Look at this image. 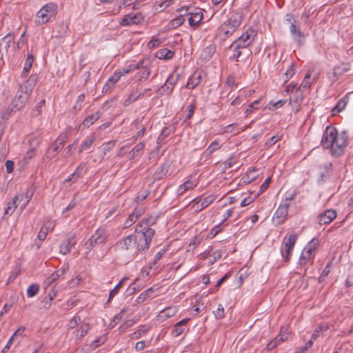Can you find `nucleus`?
Returning <instances> with one entry per match:
<instances>
[{
  "label": "nucleus",
  "mask_w": 353,
  "mask_h": 353,
  "mask_svg": "<svg viewBox=\"0 0 353 353\" xmlns=\"http://www.w3.org/2000/svg\"><path fill=\"white\" fill-rule=\"evenodd\" d=\"M349 136L346 131L340 134L336 128L327 126L324 130L321 145L324 149H330L333 157H339L343 154L348 145Z\"/></svg>",
  "instance_id": "1"
},
{
  "label": "nucleus",
  "mask_w": 353,
  "mask_h": 353,
  "mask_svg": "<svg viewBox=\"0 0 353 353\" xmlns=\"http://www.w3.org/2000/svg\"><path fill=\"white\" fill-rule=\"evenodd\" d=\"M150 219L142 220L137 226L133 236L136 237V250L135 254H137L141 252L148 250L150 242L155 234L154 229L149 226L153 224Z\"/></svg>",
  "instance_id": "2"
},
{
  "label": "nucleus",
  "mask_w": 353,
  "mask_h": 353,
  "mask_svg": "<svg viewBox=\"0 0 353 353\" xmlns=\"http://www.w3.org/2000/svg\"><path fill=\"white\" fill-rule=\"evenodd\" d=\"M37 82V76L36 74H32L23 84L19 86L11 103V106H12L14 110H20L24 107Z\"/></svg>",
  "instance_id": "3"
},
{
  "label": "nucleus",
  "mask_w": 353,
  "mask_h": 353,
  "mask_svg": "<svg viewBox=\"0 0 353 353\" xmlns=\"http://www.w3.org/2000/svg\"><path fill=\"white\" fill-rule=\"evenodd\" d=\"M243 16L239 12H231L227 19L218 28V33L223 40H226L242 23Z\"/></svg>",
  "instance_id": "4"
},
{
  "label": "nucleus",
  "mask_w": 353,
  "mask_h": 353,
  "mask_svg": "<svg viewBox=\"0 0 353 353\" xmlns=\"http://www.w3.org/2000/svg\"><path fill=\"white\" fill-rule=\"evenodd\" d=\"M58 6L57 3L50 2L44 5L37 13L36 22L42 25L48 23L57 14Z\"/></svg>",
  "instance_id": "5"
},
{
  "label": "nucleus",
  "mask_w": 353,
  "mask_h": 353,
  "mask_svg": "<svg viewBox=\"0 0 353 353\" xmlns=\"http://www.w3.org/2000/svg\"><path fill=\"white\" fill-rule=\"evenodd\" d=\"M108 235L105 229L99 228L90 237V239L85 243V248L88 250H90L92 248L97 245L105 243Z\"/></svg>",
  "instance_id": "6"
},
{
  "label": "nucleus",
  "mask_w": 353,
  "mask_h": 353,
  "mask_svg": "<svg viewBox=\"0 0 353 353\" xmlns=\"http://www.w3.org/2000/svg\"><path fill=\"white\" fill-rule=\"evenodd\" d=\"M317 245V242H314V240H312L305 247L299 259V265L301 266H305L307 263L312 260L314 256V252L316 250Z\"/></svg>",
  "instance_id": "7"
},
{
  "label": "nucleus",
  "mask_w": 353,
  "mask_h": 353,
  "mask_svg": "<svg viewBox=\"0 0 353 353\" xmlns=\"http://www.w3.org/2000/svg\"><path fill=\"white\" fill-rule=\"evenodd\" d=\"M136 239L133 234H130L117 243L115 247L123 254L130 252L136 248Z\"/></svg>",
  "instance_id": "8"
},
{
  "label": "nucleus",
  "mask_w": 353,
  "mask_h": 353,
  "mask_svg": "<svg viewBox=\"0 0 353 353\" xmlns=\"http://www.w3.org/2000/svg\"><path fill=\"white\" fill-rule=\"evenodd\" d=\"M214 200L215 196L214 195H208L203 199L195 198L192 201L193 203L192 208L194 209L195 212H200L212 203Z\"/></svg>",
  "instance_id": "9"
},
{
  "label": "nucleus",
  "mask_w": 353,
  "mask_h": 353,
  "mask_svg": "<svg viewBox=\"0 0 353 353\" xmlns=\"http://www.w3.org/2000/svg\"><path fill=\"white\" fill-rule=\"evenodd\" d=\"M289 30L293 40L296 43V44L299 46H302L306 34L301 30L299 24L295 23L292 24V26H290Z\"/></svg>",
  "instance_id": "10"
},
{
  "label": "nucleus",
  "mask_w": 353,
  "mask_h": 353,
  "mask_svg": "<svg viewBox=\"0 0 353 353\" xmlns=\"http://www.w3.org/2000/svg\"><path fill=\"white\" fill-rule=\"evenodd\" d=\"M336 217V212L332 209H328L318 216V221L321 225H327Z\"/></svg>",
  "instance_id": "11"
},
{
  "label": "nucleus",
  "mask_w": 353,
  "mask_h": 353,
  "mask_svg": "<svg viewBox=\"0 0 353 353\" xmlns=\"http://www.w3.org/2000/svg\"><path fill=\"white\" fill-rule=\"evenodd\" d=\"M143 21V18L141 14H128L123 17L120 21L119 24L123 26H127L132 24H140Z\"/></svg>",
  "instance_id": "12"
},
{
  "label": "nucleus",
  "mask_w": 353,
  "mask_h": 353,
  "mask_svg": "<svg viewBox=\"0 0 353 353\" xmlns=\"http://www.w3.org/2000/svg\"><path fill=\"white\" fill-rule=\"evenodd\" d=\"M189 321L190 319H183L180 321L177 322L176 323H175L172 330V336L173 337H178L181 336L183 333L188 332V327L187 323Z\"/></svg>",
  "instance_id": "13"
},
{
  "label": "nucleus",
  "mask_w": 353,
  "mask_h": 353,
  "mask_svg": "<svg viewBox=\"0 0 353 353\" xmlns=\"http://www.w3.org/2000/svg\"><path fill=\"white\" fill-rule=\"evenodd\" d=\"M288 204H281L274 212L273 219L276 221L278 224L284 223L288 214Z\"/></svg>",
  "instance_id": "14"
},
{
  "label": "nucleus",
  "mask_w": 353,
  "mask_h": 353,
  "mask_svg": "<svg viewBox=\"0 0 353 353\" xmlns=\"http://www.w3.org/2000/svg\"><path fill=\"white\" fill-rule=\"evenodd\" d=\"M320 171L319 177L318 179L319 183H323L327 181L332 174V163H325L323 165H319Z\"/></svg>",
  "instance_id": "15"
},
{
  "label": "nucleus",
  "mask_w": 353,
  "mask_h": 353,
  "mask_svg": "<svg viewBox=\"0 0 353 353\" xmlns=\"http://www.w3.org/2000/svg\"><path fill=\"white\" fill-rule=\"evenodd\" d=\"M32 196V193H30L28 191L26 193L17 194L14 197L17 200L18 206L20 205V209L22 211L26 208V205L30 202Z\"/></svg>",
  "instance_id": "16"
},
{
  "label": "nucleus",
  "mask_w": 353,
  "mask_h": 353,
  "mask_svg": "<svg viewBox=\"0 0 353 353\" xmlns=\"http://www.w3.org/2000/svg\"><path fill=\"white\" fill-rule=\"evenodd\" d=\"M257 32L253 28H249L246 31L243 33L239 38L244 41L248 46H250L254 41Z\"/></svg>",
  "instance_id": "17"
},
{
  "label": "nucleus",
  "mask_w": 353,
  "mask_h": 353,
  "mask_svg": "<svg viewBox=\"0 0 353 353\" xmlns=\"http://www.w3.org/2000/svg\"><path fill=\"white\" fill-rule=\"evenodd\" d=\"M202 79L201 72L200 71H195L191 77L188 79L185 87L188 89H194L200 84Z\"/></svg>",
  "instance_id": "18"
},
{
  "label": "nucleus",
  "mask_w": 353,
  "mask_h": 353,
  "mask_svg": "<svg viewBox=\"0 0 353 353\" xmlns=\"http://www.w3.org/2000/svg\"><path fill=\"white\" fill-rule=\"evenodd\" d=\"M85 172V165L83 163H81L78 165L75 171L65 179L64 183H74L77 181L79 178L81 177Z\"/></svg>",
  "instance_id": "19"
},
{
  "label": "nucleus",
  "mask_w": 353,
  "mask_h": 353,
  "mask_svg": "<svg viewBox=\"0 0 353 353\" xmlns=\"http://www.w3.org/2000/svg\"><path fill=\"white\" fill-rule=\"evenodd\" d=\"M76 244V241L74 237H70L68 239L64 240L60 245V252L63 255H65L70 252L71 249Z\"/></svg>",
  "instance_id": "20"
},
{
  "label": "nucleus",
  "mask_w": 353,
  "mask_h": 353,
  "mask_svg": "<svg viewBox=\"0 0 353 353\" xmlns=\"http://www.w3.org/2000/svg\"><path fill=\"white\" fill-rule=\"evenodd\" d=\"M190 15L188 18V23L192 27H196L201 21L202 20L203 16L201 11H197L196 12L188 13Z\"/></svg>",
  "instance_id": "21"
},
{
  "label": "nucleus",
  "mask_w": 353,
  "mask_h": 353,
  "mask_svg": "<svg viewBox=\"0 0 353 353\" xmlns=\"http://www.w3.org/2000/svg\"><path fill=\"white\" fill-rule=\"evenodd\" d=\"M68 270V266H63L61 270L59 271H55L50 276H48L46 279V283L48 285L52 284L56 280H57L61 276L65 274L67 270Z\"/></svg>",
  "instance_id": "22"
},
{
  "label": "nucleus",
  "mask_w": 353,
  "mask_h": 353,
  "mask_svg": "<svg viewBox=\"0 0 353 353\" xmlns=\"http://www.w3.org/2000/svg\"><path fill=\"white\" fill-rule=\"evenodd\" d=\"M30 145H34V147L31 148L30 150L27 151L24 156V159L26 162L30 161L34 155V151L37 146L39 145V139L37 137H34L30 141Z\"/></svg>",
  "instance_id": "23"
},
{
  "label": "nucleus",
  "mask_w": 353,
  "mask_h": 353,
  "mask_svg": "<svg viewBox=\"0 0 353 353\" xmlns=\"http://www.w3.org/2000/svg\"><path fill=\"white\" fill-rule=\"evenodd\" d=\"M297 239L298 236L295 233L290 234L288 236H285L283 241L284 247L288 248V249H294Z\"/></svg>",
  "instance_id": "24"
},
{
  "label": "nucleus",
  "mask_w": 353,
  "mask_h": 353,
  "mask_svg": "<svg viewBox=\"0 0 353 353\" xmlns=\"http://www.w3.org/2000/svg\"><path fill=\"white\" fill-rule=\"evenodd\" d=\"M350 70L349 66L347 64H342L340 65L335 66L333 70V76L335 77V79L333 81L337 80L341 76Z\"/></svg>",
  "instance_id": "25"
},
{
  "label": "nucleus",
  "mask_w": 353,
  "mask_h": 353,
  "mask_svg": "<svg viewBox=\"0 0 353 353\" xmlns=\"http://www.w3.org/2000/svg\"><path fill=\"white\" fill-rule=\"evenodd\" d=\"M101 117V114L99 112H97L90 116H88L85 120L83 121L82 125L84 127L89 128L94 123H95L97 120Z\"/></svg>",
  "instance_id": "26"
},
{
  "label": "nucleus",
  "mask_w": 353,
  "mask_h": 353,
  "mask_svg": "<svg viewBox=\"0 0 353 353\" xmlns=\"http://www.w3.org/2000/svg\"><path fill=\"white\" fill-rule=\"evenodd\" d=\"M215 51L216 46L214 45H210L203 50L201 56L204 60H209L214 54Z\"/></svg>",
  "instance_id": "27"
},
{
  "label": "nucleus",
  "mask_w": 353,
  "mask_h": 353,
  "mask_svg": "<svg viewBox=\"0 0 353 353\" xmlns=\"http://www.w3.org/2000/svg\"><path fill=\"white\" fill-rule=\"evenodd\" d=\"M196 186V183L194 181L188 180L179 186L178 190V194L179 195L183 194L187 190L193 189Z\"/></svg>",
  "instance_id": "28"
},
{
  "label": "nucleus",
  "mask_w": 353,
  "mask_h": 353,
  "mask_svg": "<svg viewBox=\"0 0 353 353\" xmlns=\"http://www.w3.org/2000/svg\"><path fill=\"white\" fill-rule=\"evenodd\" d=\"M17 207L18 203L17 200H15V197L14 196V198L8 203L7 207L4 210V215L11 216Z\"/></svg>",
  "instance_id": "29"
},
{
  "label": "nucleus",
  "mask_w": 353,
  "mask_h": 353,
  "mask_svg": "<svg viewBox=\"0 0 353 353\" xmlns=\"http://www.w3.org/2000/svg\"><path fill=\"white\" fill-rule=\"evenodd\" d=\"M173 90L174 88L165 81V83L157 90V93L159 96L171 95Z\"/></svg>",
  "instance_id": "30"
},
{
  "label": "nucleus",
  "mask_w": 353,
  "mask_h": 353,
  "mask_svg": "<svg viewBox=\"0 0 353 353\" xmlns=\"http://www.w3.org/2000/svg\"><path fill=\"white\" fill-rule=\"evenodd\" d=\"M174 52L167 48H163L157 51V55L160 59H170L173 57Z\"/></svg>",
  "instance_id": "31"
},
{
  "label": "nucleus",
  "mask_w": 353,
  "mask_h": 353,
  "mask_svg": "<svg viewBox=\"0 0 353 353\" xmlns=\"http://www.w3.org/2000/svg\"><path fill=\"white\" fill-rule=\"evenodd\" d=\"M185 20V19L183 17V14H181L179 16L172 19L169 22V27L172 29L176 28L179 27L181 25H182L184 23Z\"/></svg>",
  "instance_id": "32"
},
{
  "label": "nucleus",
  "mask_w": 353,
  "mask_h": 353,
  "mask_svg": "<svg viewBox=\"0 0 353 353\" xmlns=\"http://www.w3.org/2000/svg\"><path fill=\"white\" fill-rule=\"evenodd\" d=\"M145 144L143 142H140L134 146V148L130 152V159H134L143 150Z\"/></svg>",
  "instance_id": "33"
},
{
  "label": "nucleus",
  "mask_w": 353,
  "mask_h": 353,
  "mask_svg": "<svg viewBox=\"0 0 353 353\" xmlns=\"http://www.w3.org/2000/svg\"><path fill=\"white\" fill-rule=\"evenodd\" d=\"M310 79H311V75H310V72H307L305 74L302 83H301V85L296 89V94H298L301 88H303L305 89H308L310 88V86L313 82V81H310Z\"/></svg>",
  "instance_id": "34"
},
{
  "label": "nucleus",
  "mask_w": 353,
  "mask_h": 353,
  "mask_svg": "<svg viewBox=\"0 0 353 353\" xmlns=\"http://www.w3.org/2000/svg\"><path fill=\"white\" fill-rule=\"evenodd\" d=\"M94 141H95V137L92 136V137H90L89 139L83 141L81 145L79 146V152L81 153L83 150H89L90 148L91 145L93 144Z\"/></svg>",
  "instance_id": "35"
},
{
  "label": "nucleus",
  "mask_w": 353,
  "mask_h": 353,
  "mask_svg": "<svg viewBox=\"0 0 353 353\" xmlns=\"http://www.w3.org/2000/svg\"><path fill=\"white\" fill-rule=\"evenodd\" d=\"M34 61V57L32 54H28L27 59L26 60L25 65L23 68V70L22 72L23 76H26V74L30 71L32 66V63Z\"/></svg>",
  "instance_id": "36"
},
{
  "label": "nucleus",
  "mask_w": 353,
  "mask_h": 353,
  "mask_svg": "<svg viewBox=\"0 0 353 353\" xmlns=\"http://www.w3.org/2000/svg\"><path fill=\"white\" fill-rule=\"evenodd\" d=\"M153 288H150L143 292L137 299V303H141L145 301L148 298L151 296V294L154 292Z\"/></svg>",
  "instance_id": "37"
},
{
  "label": "nucleus",
  "mask_w": 353,
  "mask_h": 353,
  "mask_svg": "<svg viewBox=\"0 0 353 353\" xmlns=\"http://www.w3.org/2000/svg\"><path fill=\"white\" fill-rule=\"evenodd\" d=\"M65 138L64 137H59L52 144L51 147V150L54 154H53V157L58 152L59 148H61L65 143Z\"/></svg>",
  "instance_id": "38"
},
{
  "label": "nucleus",
  "mask_w": 353,
  "mask_h": 353,
  "mask_svg": "<svg viewBox=\"0 0 353 353\" xmlns=\"http://www.w3.org/2000/svg\"><path fill=\"white\" fill-rule=\"evenodd\" d=\"M155 6H158L157 9H160V10H163L170 5L174 3V0H154Z\"/></svg>",
  "instance_id": "39"
},
{
  "label": "nucleus",
  "mask_w": 353,
  "mask_h": 353,
  "mask_svg": "<svg viewBox=\"0 0 353 353\" xmlns=\"http://www.w3.org/2000/svg\"><path fill=\"white\" fill-rule=\"evenodd\" d=\"M39 285L37 283L31 284L27 289V296L30 298L36 296L39 292Z\"/></svg>",
  "instance_id": "40"
},
{
  "label": "nucleus",
  "mask_w": 353,
  "mask_h": 353,
  "mask_svg": "<svg viewBox=\"0 0 353 353\" xmlns=\"http://www.w3.org/2000/svg\"><path fill=\"white\" fill-rule=\"evenodd\" d=\"M220 148L219 142L217 140L214 141L205 150L206 156H211L212 154Z\"/></svg>",
  "instance_id": "41"
},
{
  "label": "nucleus",
  "mask_w": 353,
  "mask_h": 353,
  "mask_svg": "<svg viewBox=\"0 0 353 353\" xmlns=\"http://www.w3.org/2000/svg\"><path fill=\"white\" fill-rule=\"evenodd\" d=\"M126 279H127L126 278L122 279L119 282V283L110 292L108 302H110L111 301V299L118 293L119 289L123 286V283Z\"/></svg>",
  "instance_id": "42"
},
{
  "label": "nucleus",
  "mask_w": 353,
  "mask_h": 353,
  "mask_svg": "<svg viewBox=\"0 0 353 353\" xmlns=\"http://www.w3.org/2000/svg\"><path fill=\"white\" fill-rule=\"evenodd\" d=\"M90 329V324L88 323H83L79 329L77 330V336L81 339L84 336L86 335L88 331Z\"/></svg>",
  "instance_id": "43"
},
{
  "label": "nucleus",
  "mask_w": 353,
  "mask_h": 353,
  "mask_svg": "<svg viewBox=\"0 0 353 353\" xmlns=\"http://www.w3.org/2000/svg\"><path fill=\"white\" fill-rule=\"evenodd\" d=\"M13 40L14 35H12L11 33H8L1 39V42L5 43L4 50H6V52H8Z\"/></svg>",
  "instance_id": "44"
},
{
  "label": "nucleus",
  "mask_w": 353,
  "mask_h": 353,
  "mask_svg": "<svg viewBox=\"0 0 353 353\" xmlns=\"http://www.w3.org/2000/svg\"><path fill=\"white\" fill-rule=\"evenodd\" d=\"M144 96V93H139V94L136 95L134 93H132L128 97V99H126L124 102H123V105L125 106H128L129 105L130 103H133L134 101H135L136 100H137L138 99H140V98H142Z\"/></svg>",
  "instance_id": "45"
},
{
  "label": "nucleus",
  "mask_w": 353,
  "mask_h": 353,
  "mask_svg": "<svg viewBox=\"0 0 353 353\" xmlns=\"http://www.w3.org/2000/svg\"><path fill=\"white\" fill-rule=\"evenodd\" d=\"M179 77H180L179 74L173 72L168 76V77L167 78L166 82L168 83H169V85L174 88V85L176 84L177 81H179Z\"/></svg>",
  "instance_id": "46"
},
{
  "label": "nucleus",
  "mask_w": 353,
  "mask_h": 353,
  "mask_svg": "<svg viewBox=\"0 0 353 353\" xmlns=\"http://www.w3.org/2000/svg\"><path fill=\"white\" fill-rule=\"evenodd\" d=\"M231 47H236V49L242 50L247 48L248 46L239 37L232 43Z\"/></svg>",
  "instance_id": "47"
},
{
  "label": "nucleus",
  "mask_w": 353,
  "mask_h": 353,
  "mask_svg": "<svg viewBox=\"0 0 353 353\" xmlns=\"http://www.w3.org/2000/svg\"><path fill=\"white\" fill-rule=\"evenodd\" d=\"M149 61L148 59H142L137 63H131L132 65V69L138 70V69H145L148 68V64Z\"/></svg>",
  "instance_id": "48"
},
{
  "label": "nucleus",
  "mask_w": 353,
  "mask_h": 353,
  "mask_svg": "<svg viewBox=\"0 0 353 353\" xmlns=\"http://www.w3.org/2000/svg\"><path fill=\"white\" fill-rule=\"evenodd\" d=\"M292 250H293V249H291V248L288 249V248H285V247L282 248L281 255L285 261L288 262L290 261V259L291 258V254H292Z\"/></svg>",
  "instance_id": "49"
},
{
  "label": "nucleus",
  "mask_w": 353,
  "mask_h": 353,
  "mask_svg": "<svg viewBox=\"0 0 353 353\" xmlns=\"http://www.w3.org/2000/svg\"><path fill=\"white\" fill-rule=\"evenodd\" d=\"M125 309H122L119 313L116 314L112 320V321L110 323V326L113 327L116 324L119 323L123 319V314L125 312Z\"/></svg>",
  "instance_id": "50"
},
{
  "label": "nucleus",
  "mask_w": 353,
  "mask_h": 353,
  "mask_svg": "<svg viewBox=\"0 0 353 353\" xmlns=\"http://www.w3.org/2000/svg\"><path fill=\"white\" fill-rule=\"evenodd\" d=\"M285 22L290 26L292 24L298 23V21L294 14L288 13L285 16Z\"/></svg>",
  "instance_id": "51"
},
{
  "label": "nucleus",
  "mask_w": 353,
  "mask_h": 353,
  "mask_svg": "<svg viewBox=\"0 0 353 353\" xmlns=\"http://www.w3.org/2000/svg\"><path fill=\"white\" fill-rule=\"evenodd\" d=\"M230 49L232 50V55L230 57V59L234 60L235 61H239V58L242 54L241 50L240 49H236V47H231V45L230 46Z\"/></svg>",
  "instance_id": "52"
},
{
  "label": "nucleus",
  "mask_w": 353,
  "mask_h": 353,
  "mask_svg": "<svg viewBox=\"0 0 353 353\" xmlns=\"http://www.w3.org/2000/svg\"><path fill=\"white\" fill-rule=\"evenodd\" d=\"M120 73H117V71H116L114 72L113 75L108 79L106 82L112 87L114 85V83L120 79Z\"/></svg>",
  "instance_id": "53"
},
{
  "label": "nucleus",
  "mask_w": 353,
  "mask_h": 353,
  "mask_svg": "<svg viewBox=\"0 0 353 353\" xmlns=\"http://www.w3.org/2000/svg\"><path fill=\"white\" fill-rule=\"evenodd\" d=\"M225 84L232 89L235 88L237 86L236 79L232 75H230L227 77Z\"/></svg>",
  "instance_id": "54"
},
{
  "label": "nucleus",
  "mask_w": 353,
  "mask_h": 353,
  "mask_svg": "<svg viewBox=\"0 0 353 353\" xmlns=\"http://www.w3.org/2000/svg\"><path fill=\"white\" fill-rule=\"evenodd\" d=\"M259 103H260V100H256L254 102L250 103L249 104L248 108L246 109L245 113L248 114L252 112L253 110H257L259 108L258 105L259 104Z\"/></svg>",
  "instance_id": "55"
},
{
  "label": "nucleus",
  "mask_w": 353,
  "mask_h": 353,
  "mask_svg": "<svg viewBox=\"0 0 353 353\" xmlns=\"http://www.w3.org/2000/svg\"><path fill=\"white\" fill-rule=\"evenodd\" d=\"M148 330H149V328L146 325H143V326H141V327L139 330L134 332L133 335L134 336V338L139 339L143 334H145L148 331Z\"/></svg>",
  "instance_id": "56"
},
{
  "label": "nucleus",
  "mask_w": 353,
  "mask_h": 353,
  "mask_svg": "<svg viewBox=\"0 0 353 353\" xmlns=\"http://www.w3.org/2000/svg\"><path fill=\"white\" fill-rule=\"evenodd\" d=\"M294 74H295V70L293 68V65H291L284 74V75L285 77V80H284L285 82H287L290 79H291L294 76Z\"/></svg>",
  "instance_id": "57"
},
{
  "label": "nucleus",
  "mask_w": 353,
  "mask_h": 353,
  "mask_svg": "<svg viewBox=\"0 0 353 353\" xmlns=\"http://www.w3.org/2000/svg\"><path fill=\"white\" fill-rule=\"evenodd\" d=\"M168 134H169V132H168V128H164L157 139V143L158 144L163 143L165 139L168 136Z\"/></svg>",
  "instance_id": "58"
},
{
  "label": "nucleus",
  "mask_w": 353,
  "mask_h": 353,
  "mask_svg": "<svg viewBox=\"0 0 353 353\" xmlns=\"http://www.w3.org/2000/svg\"><path fill=\"white\" fill-rule=\"evenodd\" d=\"M165 253V250L163 249L161 250H160L159 252H158L155 255H154V260H153V263L150 266V269H152L153 267H154L156 265V264L157 263V262L161 259L163 254Z\"/></svg>",
  "instance_id": "59"
},
{
  "label": "nucleus",
  "mask_w": 353,
  "mask_h": 353,
  "mask_svg": "<svg viewBox=\"0 0 353 353\" xmlns=\"http://www.w3.org/2000/svg\"><path fill=\"white\" fill-rule=\"evenodd\" d=\"M194 109H195V107H194V104H190L188 107H187V114L185 116V121H188L190 119L192 118V117L193 116L194 113Z\"/></svg>",
  "instance_id": "60"
},
{
  "label": "nucleus",
  "mask_w": 353,
  "mask_h": 353,
  "mask_svg": "<svg viewBox=\"0 0 353 353\" xmlns=\"http://www.w3.org/2000/svg\"><path fill=\"white\" fill-rule=\"evenodd\" d=\"M346 104L347 101L344 99H342L338 101L337 104L334 108V110H336L338 112H340L345 108Z\"/></svg>",
  "instance_id": "61"
},
{
  "label": "nucleus",
  "mask_w": 353,
  "mask_h": 353,
  "mask_svg": "<svg viewBox=\"0 0 353 353\" xmlns=\"http://www.w3.org/2000/svg\"><path fill=\"white\" fill-rule=\"evenodd\" d=\"M17 110H14V109L11 106L10 108L7 109L6 110H4L1 112V118L4 120H7L13 112H15Z\"/></svg>",
  "instance_id": "62"
},
{
  "label": "nucleus",
  "mask_w": 353,
  "mask_h": 353,
  "mask_svg": "<svg viewBox=\"0 0 353 353\" xmlns=\"http://www.w3.org/2000/svg\"><path fill=\"white\" fill-rule=\"evenodd\" d=\"M215 317L221 319L224 316V308L221 305H219L216 311L214 312Z\"/></svg>",
  "instance_id": "63"
},
{
  "label": "nucleus",
  "mask_w": 353,
  "mask_h": 353,
  "mask_svg": "<svg viewBox=\"0 0 353 353\" xmlns=\"http://www.w3.org/2000/svg\"><path fill=\"white\" fill-rule=\"evenodd\" d=\"M81 321V319L79 316L73 317L69 322L68 326L70 329L75 328Z\"/></svg>",
  "instance_id": "64"
}]
</instances>
